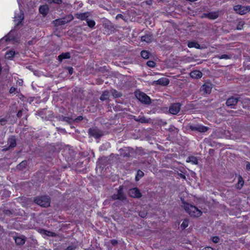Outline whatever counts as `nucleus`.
Instances as JSON below:
<instances>
[{"instance_id": "1", "label": "nucleus", "mask_w": 250, "mask_h": 250, "mask_svg": "<svg viewBox=\"0 0 250 250\" xmlns=\"http://www.w3.org/2000/svg\"><path fill=\"white\" fill-rule=\"evenodd\" d=\"M183 207L185 211L192 217H200L202 211L196 208L195 206L190 205L188 203L183 202Z\"/></svg>"}, {"instance_id": "2", "label": "nucleus", "mask_w": 250, "mask_h": 250, "mask_svg": "<svg viewBox=\"0 0 250 250\" xmlns=\"http://www.w3.org/2000/svg\"><path fill=\"white\" fill-rule=\"evenodd\" d=\"M135 96L137 99L142 103H144L145 104H150L151 100L150 98L143 92L140 91H136Z\"/></svg>"}, {"instance_id": "3", "label": "nucleus", "mask_w": 250, "mask_h": 250, "mask_svg": "<svg viewBox=\"0 0 250 250\" xmlns=\"http://www.w3.org/2000/svg\"><path fill=\"white\" fill-rule=\"evenodd\" d=\"M35 202L37 204L43 207H46L49 206L50 201L47 196H42L37 198L35 199Z\"/></svg>"}, {"instance_id": "4", "label": "nucleus", "mask_w": 250, "mask_h": 250, "mask_svg": "<svg viewBox=\"0 0 250 250\" xmlns=\"http://www.w3.org/2000/svg\"><path fill=\"white\" fill-rule=\"evenodd\" d=\"M189 128L191 130L197 131L200 132H205L208 129L207 127L201 125H190Z\"/></svg>"}, {"instance_id": "5", "label": "nucleus", "mask_w": 250, "mask_h": 250, "mask_svg": "<svg viewBox=\"0 0 250 250\" xmlns=\"http://www.w3.org/2000/svg\"><path fill=\"white\" fill-rule=\"evenodd\" d=\"M24 18L23 13L21 10L15 12L14 17V21L15 24L18 25L21 23Z\"/></svg>"}, {"instance_id": "6", "label": "nucleus", "mask_w": 250, "mask_h": 250, "mask_svg": "<svg viewBox=\"0 0 250 250\" xmlns=\"http://www.w3.org/2000/svg\"><path fill=\"white\" fill-rule=\"evenodd\" d=\"M180 110V104H174L170 106L169 111L171 114L176 115L179 112Z\"/></svg>"}, {"instance_id": "7", "label": "nucleus", "mask_w": 250, "mask_h": 250, "mask_svg": "<svg viewBox=\"0 0 250 250\" xmlns=\"http://www.w3.org/2000/svg\"><path fill=\"white\" fill-rule=\"evenodd\" d=\"M125 196L123 192V188L122 187H120L118 191V193L117 194H114L112 196V198L114 200L119 199L120 200H123L125 199Z\"/></svg>"}, {"instance_id": "8", "label": "nucleus", "mask_w": 250, "mask_h": 250, "mask_svg": "<svg viewBox=\"0 0 250 250\" xmlns=\"http://www.w3.org/2000/svg\"><path fill=\"white\" fill-rule=\"evenodd\" d=\"M129 194L133 198H139L141 196V193L137 188L131 189L129 191Z\"/></svg>"}, {"instance_id": "9", "label": "nucleus", "mask_w": 250, "mask_h": 250, "mask_svg": "<svg viewBox=\"0 0 250 250\" xmlns=\"http://www.w3.org/2000/svg\"><path fill=\"white\" fill-rule=\"evenodd\" d=\"M212 89V85L209 83H205L201 88V90L206 94H209Z\"/></svg>"}, {"instance_id": "10", "label": "nucleus", "mask_w": 250, "mask_h": 250, "mask_svg": "<svg viewBox=\"0 0 250 250\" xmlns=\"http://www.w3.org/2000/svg\"><path fill=\"white\" fill-rule=\"evenodd\" d=\"M17 54H18V52H16L13 49L9 50L5 53V58L8 60H11Z\"/></svg>"}, {"instance_id": "11", "label": "nucleus", "mask_w": 250, "mask_h": 250, "mask_svg": "<svg viewBox=\"0 0 250 250\" xmlns=\"http://www.w3.org/2000/svg\"><path fill=\"white\" fill-rule=\"evenodd\" d=\"M40 13L43 15L45 16L48 13L49 7L47 5H41L39 8Z\"/></svg>"}, {"instance_id": "12", "label": "nucleus", "mask_w": 250, "mask_h": 250, "mask_svg": "<svg viewBox=\"0 0 250 250\" xmlns=\"http://www.w3.org/2000/svg\"><path fill=\"white\" fill-rule=\"evenodd\" d=\"M190 76L193 79H199L202 77V73L199 70H193L190 73Z\"/></svg>"}, {"instance_id": "13", "label": "nucleus", "mask_w": 250, "mask_h": 250, "mask_svg": "<svg viewBox=\"0 0 250 250\" xmlns=\"http://www.w3.org/2000/svg\"><path fill=\"white\" fill-rule=\"evenodd\" d=\"M154 83L156 84H161L163 85H167L168 84L169 81L168 79L166 78H162L159 79L157 81H154Z\"/></svg>"}, {"instance_id": "14", "label": "nucleus", "mask_w": 250, "mask_h": 250, "mask_svg": "<svg viewBox=\"0 0 250 250\" xmlns=\"http://www.w3.org/2000/svg\"><path fill=\"white\" fill-rule=\"evenodd\" d=\"M90 16V13L88 12H85L83 13L77 14L76 17L81 20H85Z\"/></svg>"}, {"instance_id": "15", "label": "nucleus", "mask_w": 250, "mask_h": 250, "mask_svg": "<svg viewBox=\"0 0 250 250\" xmlns=\"http://www.w3.org/2000/svg\"><path fill=\"white\" fill-rule=\"evenodd\" d=\"M238 102V99L236 98L232 97L229 98L226 102V104L228 106L234 105Z\"/></svg>"}, {"instance_id": "16", "label": "nucleus", "mask_w": 250, "mask_h": 250, "mask_svg": "<svg viewBox=\"0 0 250 250\" xmlns=\"http://www.w3.org/2000/svg\"><path fill=\"white\" fill-rule=\"evenodd\" d=\"M153 39V37L151 35H146L141 38L142 42H145L147 43L150 42Z\"/></svg>"}, {"instance_id": "17", "label": "nucleus", "mask_w": 250, "mask_h": 250, "mask_svg": "<svg viewBox=\"0 0 250 250\" xmlns=\"http://www.w3.org/2000/svg\"><path fill=\"white\" fill-rule=\"evenodd\" d=\"M186 161L188 163H191L194 165H197L198 164V159L194 156L188 157L187 158Z\"/></svg>"}, {"instance_id": "18", "label": "nucleus", "mask_w": 250, "mask_h": 250, "mask_svg": "<svg viewBox=\"0 0 250 250\" xmlns=\"http://www.w3.org/2000/svg\"><path fill=\"white\" fill-rule=\"evenodd\" d=\"M53 22L56 26L62 25L66 23L65 20L64 19H57Z\"/></svg>"}, {"instance_id": "19", "label": "nucleus", "mask_w": 250, "mask_h": 250, "mask_svg": "<svg viewBox=\"0 0 250 250\" xmlns=\"http://www.w3.org/2000/svg\"><path fill=\"white\" fill-rule=\"evenodd\" d=\"M250 11V7L249 6H242L240 11H239V14L244 15Z\"/></svg>"}, {"instance_id": "20", "label": "nucleus", "mask_w": 250, "mask_h": 250, "mask_svg": "<svg viewBox=\"0 0 250 250\" xmlns=\"http://www.w3.org/2000/svg\"><path fill=\"white\" fill-rule=\"evenodd\" d=\"M8 144L9 145V148H13L16 145V140L14 138L11 137L9 139Z\"/></svg>"}, {"instance_id": "21", "label": "nucleus", "mask_w": 250, "mask_h": 250, "mask_svg": "<svg viewBox=\"0 0 250 250\" xmlns=\"http://www.w3.org/2000/svg\"><path fill=\"white\" fill-rule=\"evenodd\" d=\"M70 55L68 52L62 53L58 57L59 60L62 61L63 59L70 58Z\"/></svg>"}, {"instance_id": "22", "label": "nucleus", "mask_w": 250, "mask_h": 250, "mask_svg": "<svg viewBox=\"0 0 250 250\" xmlns=\"http://www.w3.org/2000/svg\"><path fill=\"white\" fill-rule=\"evenodd\" d=\"M188 46L189 48H200V45L195 42H189L188 44Z\"/></svg>"}, {"instance_id": "23", "label": "nucleus", "mask_w": 250, "mask_h": 250, "mask_svg": "<svg viewBox=\"0 0 250 250\" xmlns=\"http://www.w3.org/2000/svg\"><path fill=\"white\" fill-rule=\"evenodd\" d=\"M218 12H210L208 14V18L210 19H216L218 17Z\"/></svg>"}, {"instance_id": "24", "label": "nucleus", "mask_w": 250, "mask_h": 250, "mask_svg": "<svg viewBox=\"0 0 250 250\" xmlns=\"http://www.w3.org/2000/svg\"><path fill=\"white\" fill-rule=\"evenodd\" d=\"M16 244L18 245H22L25 243V240L21 237H16L15 239Z\"/></svg>"}, {"instance_id": "25", "label": "nucleus", "mask_w": 250, "mask_h": 250, "mask_svg": "<svg viewBox=\"0 0 250 250\" xmlns=\"http://www.w3.org/2000/svg\"><path fill=\"white\" fill-rule=\"evenodd\" d=\"M109 98V92L108 91H104L100 97L102 101H104Z\"/></svg>"}, {"instance_id": "26", "label": "nucleus", "mask_w": 250, "mask_h": 250, "mask_svg": "<svg viewBox=\"0 0 250 250\" xmlns=\"http://www.w3.org/2000/svg\"><path fill=\"white\" fill-rule=\"evenodd\" d=\"M141 56L144 59H147L149 58V52L146 51H142L141 53Z\"/></svg>"}, {"instance_id": "27", "label": "nucleus", "mask_w": 250, "mask_h": 250, "mask_svg": "<svg viewBox=\"0 0 250 250\" xmlns=\"http://www.w3.org/2000/svg\"><path fill=\"white\" fill-rule=\"evenodd\" d=\"M86 21L88 26L90 28L94 27L95 25V22L93 20H86Z\"/></svg>"}, {"instance_id": "28", "label": "nucleus", "mask_w": 250, "mask_h": 250, "mask_svg": "<svg viewBox=\"0 0 250 250\" xmlns=\"http://www.w3.org/2000/svg\"><path fill=\"white\" fill-rule=\"evenodd\" d=\"M144 176V172L141 170H138L136 176V180L138 181L141 178Z\"/></svg>"}, {"instance_id": "29", "label": "nucleus", "mask_w": 250, "mask_h": 250, "mask_svg": "<svg viewBox=\"0 0 250 250\" xmlns=\"http://www.w3.org/2000/svg\"><path fill=\"white\" fill-rule=\"evenodd\" d=\"M244 184V181H243L242 178L241 176H239L238 177V185H237V188H240Z\"/></svg>"}, {"instance_id": "30", "label": "nucleus", "mask_w": 250, "mask_h": 250, "mask_svg": "<svg viewBox=\"0 0 250 250\" xmlns=\"http://www.w3.org/2000/svg\"><path fill=\"white\" fill-rule=\"evenodd\" d=\"M63 19L65 20V21L67 23L73 20V17L72 15H69L67 16L66 17H65Z\"/></svg>"}, {"instance_id": "31", "label": "nucleus", "mask_w": 250, "mask_h": 250, "mask_svg": "<svg viewBox=\"0 0 250 250\" xmlns=\"http://www.w3.org/2000/svg\"><path fill=\"white\" fill-rule=\"evenodd\" d=\"M188 225V221L187 220H185L181 224V227L184 229L185 228H186Z\"/></svg>"}, {"instance_id": "32", "label": "nucleus", "mask_w": 250, "mask_h": 250, "mask_svg": "<svg viewBox=\"0 0 250 250\" xmlns=\"http://www.w3.org/2000/svg\"><path fill=\"white\" fill-rule=\"evenodd\" d=\"M49 3L54 2L57 4H60L62 3V0H45Z\"/></svg>"}, {"instance_id": "33", "label": "nucleus", "mask_w": 250, "mask_h": 250, "mask_svg": "<svg viewBox=\"0 0 250 250\" xmlns=\"http://www.w3.org/2000/svg\"><path fill=\"white\" fill-rule=\"evenodd\" d=\"M26 165V162L24 161H22L21 163L18 166V168L20 169H22L23 167H24Z\"/></svg>"}, {"instance_id": "34", "label": "nucleus", "mask_w": 250, "mask_h": 250, "mask_svg": "<svg viewBox=\"0 0 250 250\" xmlns=\"http://www.w3.org/2000/svg\"><path fill=\"white\" fill-rule=\"evenodd\" d=\"M147 65L151 67H154L155 66V62L153 61H148L147 62Z\"/></svg>"}, {"instance_id": "35", "label": "nucleus", "mask_w": 250, "mask_h": 250, "mask_svg": "<svg viewBox=\"0 0 250 250\" xmlns=\"http://www.w3.org/2000/svg\"><path fill=\"white\" fill-rule=\"evenodd\" d=\"M111 92H112L113 95L116 97H120L121 95L120 93L118 92L117 91H116L115 90H112Z\"/></svg>"}, {"instance_id": "36", "label": "nucleus", "mask_w": 250, "mask_h": 250, "mask_svg": "<svg viewBox=\"0 0 250 250\" xmlns=\"http://www.w3.org/2000/svg\"><path fill=\"white\" fill-rule=\"evenodd\" d=\"M242 6L237 5L234 7V10L239 14V11H240L241 7Z\"/></svg>"}, {"instance_id": "37", "label": "nucleus", "mask_w": 250, "mask_h": 250, "mask_svg": "<svg viewBox=\"0 0 250 250\" xmlns=\"http://www.w3.org/2000/svg\"><path fill=\"white\" fill-rule=\"evenodd\" d=\"M242 6L237 5L234 7V10L239 14V11H240L241 7Z\"/></svg>"}, {"instance_id": "38", "label": "nucleus", "mask_w": 250, "mask_h": 250, "mask_svg": "<svg viewBox=\"0 0 250 250\" xmlns=\"http://www.w3.org/2000/svg\"><path fill=\"white\" fill-rule=\"evenodd\" d=\"M212 241L214 242V243H217L219 242V238L217 237V236H214V237H212Z\"/></svg>"}, {"instance_id": "39", "label": "nucleus", "mask_w": 250, "mask_h": 250, "mask_svg": "<svg viewBox=\"0 0 250 250\" xmlns=\"http://www.w3.org/2000/svg\"><path fill=\"white\" fill-rule=\"evenodd\" d=\"M94 131V130H92V129H90V130H89V132H90V133H91V134H92V135H93V136H95V137H99V136H101V134H95V133H92V132H93V131Z\"/></svg>"}, {"instance_id": "40", "label": "nucleus", "mask_w": 250, "mask_h": 250, "mask_svg": "<svg viewBox=\"0 0 250 250\" xmlns=\"http://www.w3.org/2000/svg\"><path fill=\"white\" fill-rule=\"evenodd\" d=\"M16 90V88H14V87H11L10 89V90H9V92L10 93H14Z\"/></svg>"}, {"instance_id": "41", "label": "nucleus", "mask_w": 250, "mask_h": 250, "mask_svg": "<svg viewBox=\"0 0 250 250\" xmlns=\"http://www.w3.org/2000/svg\"><path fill=\"white\" fill-rule=\"evenodd\" d=\"M229 58L227 55H223L220 57V59H228Z\"/></svg>"}, {"instance_id": "42", "label": "nucleus", "mask_w": 250, "mask_h": 250, "mask_svg": "<svg viewBox=\"0 0 250 250\" xmlns=\"http://www.w3.org/2000/svg\"><path fill=\"white\" fill-rule=\"evenodd\" d=\"M69 73L71 75L73 73V68L72 67L68 68Z\"/></svg>"}, {"instance_id": "43", "label": "nucleus", "mask_w": 250, "mask_h": 250, "mask_svg": "<svg viewBox=\"0 0 250 250\" xmlns=\"http://www.w3.org/2000/svg\"><path fill=\"white\" fill-rule=\"evenodd\" d=\"M83 119V117L82 116H79L78 117V118H77L76 119H75V121L76 122L77 121H81Z\"/></svg>"}, {"instance_id": "44", "label": "nucleus", "mask_w": 250, "mask_h": 250, "mask_svg": "<svg viewBox=\"0 0 250 250\" xmlns=\"http://www.w3.org/2000/svg\"><path fill=\"white\" fill-rule=\"evenodd\" d=\"M203 250H213V249L211 247H206L203 249Z\"/></svg>"}, {"instance_id": "45", "label": "nucleus", "mask_w": 250, "mask_h": 250, "mask_svg": "<svg viewBox=\"0 0 250 250\" xmlns=\"http://www.w3.org/2000/svg\"><path fill=\"white\" fill-rule=\"evenodd\" d=\"M123 18V16L121 14H118L116 16V19H119V18Z\"/></svg>"}, {"instance_id": "46", "label": "nucleus", "mask_w": 250, "mask_h": 250, "mask_svg": "<svg viewBox=\"0 0 250 250\" xmlns=\"http://www.w3.org/2000/svg\"><path fill=\"white\" fill-rule=\"evenodd\" d=\"M139 121L141 122V123H145L146 122V120L144 119H142L141 118Z\"/></svg>"}, {"instance_id": "47", "label": "nucleus", "mask_w": 250, "mask_h": 250, "mask_svg": "<svg viewBox=\"0 0 250 250\" xmlns=\"http://www.w3.org/2000/svg\"><path fill=\"white\" fill-rule=\"evenodd\" d=\"M247 166V168L248 169H250V164L249 163H248L247 164V166Z\"/></svg>"}, {"instance_id": "48", "label": "nucleus", "mask_w": 250, "mask_h": 250, "mask_svg": "<svg viewBox=\"0 0 250 250\" xmlns=\"http://www.w3.org/2000/svg\"><path fill=\"white\" fill-rule=\"evenodd\" d=\"M140 216L142 217H144L145 216V214H140Z\"/></svg>"}, {"instance_id": "49", "label": "nucleus", "mask_w": 250, "mask_h": 250, "mask_svg": "<svg viewBox=\"0 0 250 250\" xmlns=\"http://www.w3.org/2000/svg\"><path fill=\"white\" fill-rule=\"evenodd\" d=\"M51 234H52V233H51V232H48V234H47V235H51Z\"/></svg>"}, {"instance_id": "50", "label": "nucleus", "mask_w": 250, "mask_h": 250, "mask_svg": "<svg viewBox=\"0 0 250 250\" xmlns=\"http://www.w3.org/2000/svg\"><path fill=\"white\" fill-rule=\"evenodd\" d=\"M182 177L185 179L186 178V176L185 175H182Z\"/></svg>"}, {"instance_id": "51", "label": "nucleus", "mask_w": 250, "mask_h": 250, "mask_svg": "<svg viewBox=\"0 0 250 250\" xmlns=\"http://www.w3.org/2000/svg\"><path fill=\"white\" fill-rule=\"evenodd\" d=\"M67 250H71L72 249L70 248V247L67 248Z\"/></svg>"}, {"instance_id": "52", "label": "nucleus", "mask_w": 250, "mask_h": 250, "mask_svg": "<svg viewBox=\"0 0 250 250\" xmlns=\"http://www.w3.org/2000/svg\"><path fill=\"white\" fill-rule=\"evenodd\" d=\"M112 243H113V244L115 243V241H112Z\"/></svg>"}]
</instances>
